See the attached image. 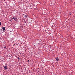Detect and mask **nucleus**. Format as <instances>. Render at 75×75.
I'll use <instances>...</instances> for the list:
<instances>
[{
  "label": "nucleus",
  "instance_id": "423d86ee",
  "mask_svg": "<svg viewBox=\"0 0 75 75\" xmlns=\"http://www.w3.org/2000/svg\"><path fill=\"white\" fill-rule=\"evenodd\" d=\"M25 17H26V18H27V17H28V15H25Z\"/></svg>",
  "mask_w": 75,
  "mask_h": 75
},
{
  "label": "nucleus",
  "instance_id": "6e6552de",
  "mask_svg": "<svg viewBox=\"0 0 75 75\" xmlns=\"http://www.w3.org/2000/svg\"><path fill=\"white\" fill-rule=\"evenodd\" d=\"M72 14V13H71V12H70V13H69L70 16H71V14Z\"/></svg>",
  "mask_w": 75,
  "mask_h": 75
},
{
  "label": "nucleus",
  "instance_id": "0eeeda50",
  "mask_svg": "<svg viewBox=\"0 0 75 75\" xmlns=\"http://www.w3.org/2000/svg\"><path fill=\"white\" fill-rule=\"evenodd\" d=\"M18 58L19 60H20V57H18Z\"/></svg>",
  "mask_w": 75,
  "mask_h": 75
},
{
  "label": "nucleus",
  "instance_id": "7ed1b4c3",
  "mask_svg": "<svg viewBox=\"0 0 75 75\" xmlns=\"http://www.w3.org/2000/svg\"><path fill=\"white\" fill-rule=\"evenodd\" d=\"M12 20H15V21H16V18H15L14 17L12 18Z\"/></svg>",
  "mask_w": 75,
  "mask_h": 75
},
{
  "label": "nucleus",
  "instance_id": "f257e3e1",
  "mask_svg": "<svg viewBox=\"0 0 75 75\" xmlns=\"http://www.w3.org/2000/svg\"><path fill=\"white\" fill-rule=\"evenodd\" d=\"M12 20H13V18L12 17H11L10 18V19L9 20V21H12Z\"/></svg>",
  "mask_w": 75,
  "mask_h": 75
},
{
  "label": "nucleus",
  "instance_id": "1a4fd4ad",
  "mask_svg": "<svg viewBox=\"0 0 75 75\" xmlns=\"http://www.w3.org/2000/svg\"><path fill=\"white\" fill-rule=\"evenodd\" d=\"M1 25V22H0V25Z\"/></svg>",
  "mask_w": 75,
  "mask_h": 75
},
{
  "label": "nucleus",
  "instance_id": "9d476101",
  "mask_svg": "<svg viewBox=\"0 0 75 75\" xmlns=\"http://www.w3.org/2000/svg\"><path fill=\"white\" fill-rule=\"evenodd\" d=\"M6 48V46H5L4 48Z\"/></svg>",
  "mask_w": 75,
  "mask_h": 75
},
{
  "label": "nucleus",
  "instance_id": "9b49d317",
  "mask_svg": "<svg viewBox=\"0 0 75 75\" xmlns=\"http://www.w3.org/2000/svg\"><path fill=\"white\" fill-rule=\"evenodd\" d=\"M28 62H30V60H28Z\"/></svg>",
  "mask_w": 75,
  "mask_h": 75
},
{
  "label": "nucleus",
  "instance_id": "f03ea898",
  "mask_svg": "<svg viewBox=\"0 0 75 75\" xmlns=\"http://www.w3.org/2000/svg\"><path fill=\"white\" fill-rule=\"evenodd\" d=\"M4 68L5 69H7V66L6 65L4 66Z\"/></svg>",
  "mask_w": 75,
  "mask_h": 75
},
{
  "label": "nucleus",
  "instance_id": "39448f33",
  "mask_svg": "<svg viewBox=\"0 0 75 75\" xmlns=\"http://www.w3.org/2000/svg\"><path fill=\"white\" fill-rule=\"evenodd\" d=\"M2 29H3V31H5V28L4 27H3Z\"/></svg>",
  "mask_w": 75,
  "mask_h": 75
},
{
  "label": "nucleus",
  "instance_id": "20e7f679",
  "mask_svg": "<svg viewBox=\"0 0 75 75\" xmlns=\"http://www.w3.org/2000/svg\"><path fill=\"white\" fill-rule=\"evenodd\" d=\"M56 59L57 61H59V59L58 58H56Z\"/></svg>",
  "mask_w": 75,
  "mask_h": 75
}]
</instances>
